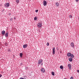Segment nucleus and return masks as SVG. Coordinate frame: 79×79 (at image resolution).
<instances>
[{"instance_id": "1", "label": "nucleus", "mask_w": 79, "mask_h": 79, "mask_svg": "<svg viewBox=\"0 0 79 79\" xmlns=\"http://www.w3.org/2000/svg\"><path fill=\"white\" fill-rule=\"evenodd\" d=\"M5 7L6 8H8V7H9L10 6V3H6L4 4Z\"/></svg>"}, {"instance_id": "2", "label": "nucleus", "mask_w": 79, "mask_h": 79, "mask_svg": "<svg viewBox=\"0 0 79 79\" xmlns=\"http://www.w3.org/2000/svg\"><path fill=\"white\" fill-rule=\"evenodd\" d=\"M43 61V60L42 59H40L38 61V64H40V63H42Z\"/></svg>"}, {"instance_id": "3", "label": "nucleus", "mask_w": 79, "mask_h": 79, "mask_svg": "<svg viewBox=\"0 0 79 79\" xmlns=\"http://www.w3.org/2000/svg\"><path fill=\"white\" fill-rule=\"evenodd\" d=\"M37 27H42V23H39L37 24Z\"/></svg>"}, {"instance_id": "4", "label": "nucleus", "mask_w": 79, "mask_h": 79, "mask_svg": "<svg viewBox=\"0 0 79 79\" xmlns=\"http://www.w3.org/2000/svg\"><path fill=\"white\" fill-rule=\"evenodd\" d=\"M52 50L53 54V55H55V47H54L52 48Z\"/></svg>"}, {"instance_id": "5", "label": "nucleus", "mask_w": 79, "mask_h": 79, "mask_svg": "<svg viewBox=\"0 0 79 79\" xmlns=\"http://www.w3.org/2000/svg\"><path fill=\"white\" fill-rule=\"evenodd\" d=\"M43 5L45 6L47 5V2L45 0L43 1Z\"/></svg>"}, {"instance_id": "6", "label": "nucleus", "mask_w": 79, "mask_h": 79, "mask_svg": "<svg viewBox=\"0 0 79 79\" xmlns=\"http://www.w3.org/2000/svg\"><path fill=\"white\" fill-rule=\"evenodd\" d=\"M5 36L7 37L8 36V32H6L5 35Z\"/></svg>"}, {"instance_id": "7", "label": "nucleus", "mask_w": 79, "mask_h": 79, "mask_svg": "<svg viewBox=\"0 0 79 79\" xmlns=\"http://www.w3.org/2000/svg\"><path fill=\"white\" fill-rule=\"evenodd\" d=\"M71 46L73 47V48H74V43H71Z\"/></svg>"}, {"instance_id": "8", "label": "nucleus", "mask_w": 79, "mask_h": 79, "mask_svg": "<svg viewBox=\"0 0 79 79\" xmlns=\"http://www.w3.org/2000/svg\"><path fill=\"white\" fill-rule=\"evenodd\" d=\"M41 71L42 73H45V69L44 68H42L41 70Z\"/></svg>"}, {"instance_id": "9", "label": "nucleus", "mask_w": 79, "mask_h": 79, "mask_svg": "<svg viewBox=\"0 0 79 79\" xmlns=\"http://www.w3.org/2000/svg\"><path fill=\"white\" fill-rule=\"evenodd\" d=\"M27 44H24L23 45V48H27Z\"/></svg>"}, {"instance_id": "10", "label": "nucleus", "mask_w": 79, "mask_h": 79, "mask_svg": "<svg viewBox=\"0 0 79 79\" xmlns=\"http://www.w3.org/2000/svg\"><path fill=\"white\" fill-rule=\"evenodd\" d=\"M68 66L69 69H70L71 68V64H68Z\"/></svg>"}, {"instance_id": "11", "label": "nucleus", "mask_w": 79, "mask_h": 79, "mask_svg": "<svg viewBox=\"0 0 79 79\" xmlns=\"http://www.w3.org/2000/svg\"><path fill=\"white\" fill-rule=\"evenodd\" d=\"M2 34L3 35H5V31L4 30H3L2 31Z\"/></svg>"}, {"instance_id": "12", "label": "nucleus", "mask_w": 79, "mask_h": 79, "mask_svg": "<svg viewBox=\"0 0 79 79\" xmlns=\"http://www.w3.org/2000/svg\"><path fill=\"white\" fill-rule=\"evenodd\" d=\"M69 61H70V62H71V61H73V59L71 58H69Z\"/></svg>"}, {"instance_id": "13", "label": "nucleus", "mask_w": 79, "mask_h": 79, "mask_svg": "<svg viewBox=\"0 0 79 79\" xmlns=\"http://www.w3.org/2000/svg\"><path fill=\"white\" fill-rule=\"evenodd\" d=\"M71 53H67V56H71Z\"/></svg>"}, {"instance_id": "14", "label": "nucleus", "mask_w": 79, "mask_h": 79, "mask_svg": "<svg viewBox=\"0 0 79 79\" xmlns=\"http://www.w3.org/2000/svg\"><path fill=\"white\" fill-rule=\"evenodd\" d=\"M52 76H55V73L53 72H52Z\"/></svg>"}, {"instance_id": "15", "label": "nucleus", "mask_w": 79, "mask_h": 79, "mask_svg": "<svg viewBox=\"0 0 79 79\" xmlns=\"http://www.w3.org/2000/svg\"><path fill=\"white\" fill-rule=\"evenodd\" d=\"M56 5L57 6H59V4L58 3H56Z\"/></svg>"}, {"instance_id": "16", "label": "nucleus", "mask_w": 79, "mask_h": 79, "mask_svg": "<svg viewBox=\"0 0 79 79\" xmlns=\"http://www.w3.org/2000/svg\"><path fill=\"white\" fill-rule=\"evenodd\" d=\"M19 55H20V57H22V56H23V54H22V53H20Z\"/></svg>"}, {"instance_id": "17", "label": "nucleus", "mask_w": 79, "mask_h": 79, "mask_svg": "<svg viewBox=\"0 0 79 79\" xmlns=\"http://www.w3.org/2000/svg\"><path fill=\"white\" fill-rule=\"evenodd\" d=\"M60 69H63V67L62 65H61L60 66Z\"/></svg>"}, {"instance_id": "18", "label": "nucleus", "mask_w": 79, "mask_h": 79, "mask_svg": "<svg viewBox=\"0 0 79 79\" xmlns=\"http://www.w3.org/2000/svg\"><path fill=\"white\" fill-rule=\"evenodd\" d=\"M70 56L72 58H74V55L73 54H71Z\"/></svg>"}, {"instance_id": "19", "label": "nucleus", "mask_w": 79, "mask_h": 79, "mask_svg": "<svg viewBox=\"0 0 79 79\" xmlns=\"http://www.w3.org/2000/svg\"><path fill=\"white\" fill-rule=\"evenodd\" d=\"M19 2V0H16V2H17V3H18V2Z\"/></svg>"}, {"instance_id": "20", "label": "nucleus", "mask_w": 79, "mask_h": 79, "mask_svg": "<svg viewBox=\"0 0 79 79\" xmlns=\"http://www.w3.org/2000/svg\"><path fill=\"white\" fill-rule=\"evenodd\" d=\"M69 18H73V16L72 15H69Z\"/></svg>"}, {"instance_id": "21", "label": "nucleus", "mask_w": 79, "mask_h": 79, "mask_svg": "<svg viewBox=\"0 0 79 79\" xmlns=\"http://www.w3.org/2000/svg\"><path fill=\"white\" fill-rule=\"evenodd\" d=\"M37 17H35L34 18V19L35 20H37Z\"/></svg>"}, {"instance_id": "22", "label": "nucleus", "mask_w": 79, "mask_h": 79, "mask_svg": "<svg viewBox=\"0 0 79 79\" xmlns=\"http://www.w3.org/2000/svg\"><path fill=\"white\" fill-rule=\"evenodd\" d=\"M20 79H26V78H23V77H21L20 78Z\"/></svg>"}, {"instance_id": "23", "label": "nucleus", "mask_w": 79, "mask_h": 79, "mask_svg": "<svg viewBox=\"0 0 79 79\" xmlns=\"http://www.w3.org/2000/svg\"><path fill=\"white\" fill-rule=\"evenodd\" d=\"M47 46H48V45H49V43H47Z\"/></svg>"}, {"instance_id": "24", "label": "nucleus", "mask_w": 79, "mask_h": 79, "mask_svg": "<svg viewBox=\"0 0 79 79\" xmlns=\"http://www.w3.org/2000/svg\"><path fill=\"white\" fill-rule=\"evenodd\" d=\"M38 10H37L35 11V12H36V13H37V12H38Z\"/></svg>"}, {"instance_id": "25", "label": "nucleus", "mask_w": 79, "mask_h": 79, "mask_svg": "<svg viewBox=\"0 0 79 79\" xmlns=\"http://www.w3.org/2000/svg\"><path fill=\"white\" fill-rule=\"evenodd\" d=\"M70 79H73V77H71L70 78Z\"/></svg>"}, {"instance_id": "26", "label": "nucleus", "mask_w": 79, "mask_h": 79, "mask_svg": "<svg viewBox=\"0 0 79 79\" xmlns=\"http://www.w3.org/2000/svg\"><path fill=\"white\" fill-rule=\"evenodd\" d=\"M79 1V0H76V2H78Z\"/></svg>"}, {"instance_id": "27", "label": "nucleus", "mask_w": 79, "mask_h": 79, "mask_svg": "<svg viewBox=\"0 0 79 79\" xmlns=\"http://www.w3.org/2000/svg\"><path fill=\"white\" fill-rule=\"evenodd\" d=\"M2 76V74H0V77H1Z\"/></svg>"}, {"instance_id": "28", "label": "nucleus", "mask_w": 79, "mask_h": 79, "mask_svg": "<svg viewBox=\"0 0 79 79\" xmlns=\"http://www.w3.org/2000/svg\"><path fill=\"white\" fill-rule=\"evenodd\" d=\"M77 71L78 73H79V70H77Z\"/></svg>"}, {"instance_id": "29", "label": "nucleus", "mask_w": 79, "mask_h": 79, "mask_svg": "<svg viewBox=\"0 0 79 79\" xmlns=\"http://www.w3.org/2000/svg\"><path fill=\"white\" fill-rule=\"evenodd\" d=\"M41 65H43V63H42L41 64Z\"/></svg>"}, {"instance_id": "30", "label": "nucleus", "mask_w": 79, "mask_h": 79, "mask_svg": "<svg viewBox=\"0 0 79 79\" xmlns=\"http://www.w3.org/2000/svg\"><path fill=\"white\" fill-rule=\"evenodd\" d=\"M14 19H16V18L14 17Z\"/></svg>"}, {"instance_id": "31", "label": "nucleus", "mask_w": 79, "mask_h": 79, "mask_svg": "<svg viewBox=\"0 0 79 79\" xmlns=\"http://www.w3.org/2000/svg\"><path fill=\"white\" fill-rule=\"evenodd\" d=\"M10 20H11V21H12V20H13V19H10Z\"/></svg>"}, {"instance_id": "32", "label": "nucleus", "mask_w": 79, "mask_h": 79, "mask_svg": "<svg viewBox=\"0 0 79 79\" xmlns=\"http://www.w3.org/2000/svg\"><path fill=\"white\" fill-rule=\"evenodd\" d=\"M29 1V0H28Z\"/></svg>"}]
</instances>
